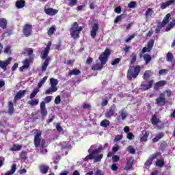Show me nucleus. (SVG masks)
<instances>
[{
    "label": "nucleus",
    "mask_w": 175,
    "mask_h": 175,
    "mask_svg": "<svg viewBox=\"0 0 175 175\" xmlns=\"http://www.w3.org/2000/svg\"><path fill=\"white\" fill-rule=\"evenodd\" d=\"M66 65H69L70 66H73V64H75V60L73 59H69L66 62Z\"/></svg>",
    "instance_id": "nucleus-57"
},
{
    "label": "nucleus",
    "mask_w": 175,
    "mask_h": 175,
    "mask_svg": "<svg viewBox=\"0 0 175 175\" xmlns=\"http://www.w3.org/2000/svg\"><path fill=\"white\" fill-rule=\"evenodd\" d=\"M49 53H50V51L44 48V50H42L40 53V57L42 59H46L49 56Z\"/></svg>",
    "instance_id": "nucleus-23"
},
{
    "label": "nucleus",
    "mask_w": 175,
    "mask_h": 175,
    "mask_svg": "<svg viewBox=\"0 0 175 175\" xmlns=\"http://www.w3.org/2000/svg\"><path fill=\"white\" fill-rule=\"evenodd\" d=\"M152 14H154V10H152V8H148V10L145 13L146 17V18L151 17Z\"/></svg>",
    "instance_id": "nucleus-39"
},
{
    "label": "nucleus",
    "mask_w": 175,
    "mask_h": 175,
    "mask_svg": "<svg viewBox=\"0 0 175 175\" xmlns=\"http://www.w3.org/2000/svg\"><path fill=\"white\" fill-rule=\"evenodd\" d=\"M119 114H120V117L122 120H125L126 117H128V113L125 111V109H122L119 111Z\"/></svg>",
    "instance_id": "nucleus-36"
},
{
    "label": "nucleus",
    "mask_w": 175,
    "mask_h": 175,
    "mask_svg": "<svg viewBox=\"0 0 175 175\" xmlns=\"http://www.w3.org/2000/svg\"><path fill=\"white\" fill-rule=\"evenodd\" d=\"M126 137H127V139H129V140H132V139H133L135 137V135L132 133H129L127 134Z\"/></svg>",
    "instance_id": "nucleus-58"
},
{
    "label": "nucleus",
    "mask_w": 175,
    "mask_h": 175,
    "mask_svg": "<svg viewBox=\"0 0 175 175\" xmlns=\"http://www.w3.org/2000/svg\"><path fill=\"white\" fill-rule=\"evenodd\" d=\"M51 100H53V96H48L44 98L43 102H44V105H46V103H50V102H51Z\"/></svg>",
    "instance_id": "nucleus-46"
},
{
    "label": "nucleus",
    "mask_w": 175,
    "mask_h": 175,
    "mask_svg": "<svg viewBox=\"0 0 175 175\" xmlns=\"http://www.w3.org/2000/svg\"><path fill=\"white\" fill-rule=\"evenodd\" d=\"M16 164H13L11 167V170L7 172H5L4 174H1V175H12V174H14V173L16 172Z\"/></svg>",
    "instance_id": "nucleus-25"
},
{
    "label": "nucleus",
    "mask_w": 175,
    "mask_h": 175,
    "mask_svg": "<svg viewBox=\"0 0 175 175\" xmlns=\"http://www.w3.org/2000/svg\"><path fill=\"white\" fill-rule=\"evenodd\" d=\"M99 31V25L98 23H95L93 25L91 32H90V36L92 38V39H95V37L96 36V32Z\"/></svg>",
    "instance_id": "nucleus-12"
},
{
    "label": "nucleus",
    "mask_w": 175,
    "mask_h": 175,
    "mask_svg": "<svg viewBox=\"0 0 175 175\" xmlns=\"http://www.w3.org/2000/svg\"><path fill=\"white\" fill-rule=\"evenodd\" d=\"M174 27H175V19H174L172 22H170L169 27L165 29V31L167 32H169V31L171 30L172 28Z\"/></svg>",
    "instance_id": "nucleus-45"
},
{
    "label": "nucleus",
    "mask_w": 175,
    "mask_h": 175,
    "mask_svg": "<svg viewBox=\"0 0 175 175\" xmlns=\"http://www.w3.org/2000/svg\"><path fill=\"white\" fill-rule=\"evenodd\" d=\"M157 158H158V153L152 154L145 163V166H151L152 161H154V159H157Z\"/></svg>",
    "instance_id": "nucleus-16"
},
{
    "label": "nucleus",
    "mask_w": 175,
    "mask_h": 175,
    "mask_svg": "<svg viewBox=\"0 0 175 175\" xmlns=\"http://www.w3.org/2000/svg\"><path fill=\"white\" fill-rule=\"evenodd\" d=\"M12 62V57H9L7 60L5 61H1L0 60V68L3 69V70H6V68H8V65L10 64Z\"/></svg>",
    "instance_id": "nucleus-13"
},
{
    "label": "nucleus",
    "mask_w": 175,
    "mask_h": 175,
    "mask_svg": "<svg viewBox=\"0 0 175 175\" xmlns=\"http://www.w3.org/2000/svg\"><path fill=\"white\" fill-rule=\"evenodd\" d=\"M131 64L133 65L134 62H136V59H137V55L135 53H133L131 55Z\"/></svg>",
    "instance_id": "nucleus-43"
},
{
    "label": "nucleus",
    "mask_w": 175,
    "mask_h": 175,
    "mask_svg": "<svg viewBox=\"0 0 175 175\" xmlns=\"http://www.w3.org/2000/svg\"><path fill=\"white\" fill-rule=\"evenodd\" d=\"M120 61H121L120 58H116L114 59L113 62H111V65H117V64H120Z\"/></svg>",
    "instance_id": "nucleus-59"
},
{
    "label": "nucleus",
    "mask_w": 175,
    "mask_h": 175,
    "mask_svg": "<svg viewBox=\"0 0 175 175\" xmlns=\"http://www.w3.org/2000/svg\"><path fill=\"white\" fill-rule=\"evenodd\" d=\"M23 65L20 68V72H23L24 70L28 69L29 68V61L26 59L23 62Z\"/></svg>",
    "instance_id": "nucleus-20"
},
{
    "label": "nucleus",
    "mask_w": 175,
    "mask_h": 175,
    "mask_svg": "<svg viewBox=\"0 0 175 175\" xmlns=\"http://www.w3.org/2000/svg\"><path fill=\"white\" fill-rule=\"evenodd\" d=\"M56 29L55 25H52L49 29L48 30V36H53L54 32H55Z\"/></svg>",
    "instance_id": "nucleus-38"
},
{
    "label": "nucleus",
    "mask_w": 175,
    "mask_h": 175,
    "mask_svg": "<svg viewBox=\"0 0 175 175\" xmlns=\"http://www.w3.org/2000/svg\"><path fill=\"white\" fill-rule=\"evenodd\" d=\"M58 90V88H54L53 86L51 87V88H49L45 91L46 95H51V94H53V92H57Z\"/></svg>",
    "instance_id": "nucleus-28"
},
{
    "label": "nucleus",
    "mask_w": 175,
    "mask_h": 175,
    "mask_svg": "<svg viewBox=\"0 0 175 175\" xmlns=\"http://www.w3.org/2000/svg\"><path fill=\"white\" fill-rule=\"evenodd\" d=\"M56 129L58 132H63L62 127H61V124L59 123H57L56 125Z\"/></svg>",
    "instance_id": "nucleus-61"
},
{
    "label": "nucleus",
    "mask_w": 175,
    "mask_h": 175,
    "mask_svg": "<svg viewBox=\"0 0 175 175\" xmlns=\"http://www.w3.org/2000/svg\"><path fill=\"white\" fill-rule=\"evenodd\" d=\"M112 161L113 162H118V161H120V157L117 155H113L112 157Z\"/></svg>",
    "instance_id": "nucleus-60"
},
{
    "label": "nucleus",
    "mask_w": 175,
    "mask_h": 175,
    "mask_svg": "<svg viewBox=\"0 0 175 175\" xmlns=\"http://www.w3.org/2000/svg\"><path fill=\"white\" fill-rule=\"evenodd\" d=\"M48 77H49L46 76V77H44L42 79H41V80L40 81V82H39L38 84V89H39V88H41L42 86L43 85V84H44V83H46V81L47 80Z\"/></svg>",
    "instance_id": "nucleus-42"
},
{
    "label": "nucleus",
    "mask_w": 175,
    "mask_h": 175,
    "mask_svg": "<svg viewBox=\"0 0 175 175\" xmlns=\"http://www.w3.org/2000/svg\"><path fill=\"white\" fill-rule=\"evenodd\" d=\"M126 165L124 167L125 170H129L132 167V165H133V157H128L126 159Z\"/></svg>",
    "instance_id": "nucleus-17"
},
{
    "label": "nucleus",
    "mask_w": 175,
    "mask_h": 175,
    "mask_svg": "<svg viewBox=\"0 0 175 175\" xmlns=\"http://www.w3.org/2000/svg\"><path fill=\"white\" fill-rule=\"evenodd\" d=\"M50 62V58H46L44 63L42 64L41 70L42 72H46V69H47V66H49V64Z\"/></svg>",
    "instance_id": "nucleus-26"
},
{
    "label": "nucleus",
    "mask_w": 175,
    "mask_h": 175,
    "mask_svg": "<svg viewBox=\"0 0 175 175\" xmlns=\"http://www.w3.org/2000/svg\"><path fill=\"white\" fill-rule=\"evenodd\" d=\"M107 146H109V144L107 143L105 144L104 146L100 145L97 149L93 150L90 154L86 156L83 159V161L94 159V162H100V161H102V158H103V154H99V152L103 150H106V148H107Z\"/></svg>",
    "instance_id": "nucleus-1"
},
{
    "label": "nucleus",
    "mask_w": 175,
    "mask_h": 175,
    "mask_svg": "<svg viewBox=\"0 0 175 175\" xmlns=\"http://www.w3.org/2000/svg\"><path fill=\"white\" fill-rule=\"evenodd\" d=\"M151 77V70H146L144 74V80H148Z\"/></svg>",
    "instance_id": "nucleus-44"
},
{
    "label": "nucleus",
    "mask_w": 175,
    "mask_h": 175,
    "mask_svg": "<svg viewBox=\"0 0 175 175\" xmlns=\"http://www.w3.org/2000/svg\"><path fill=\"white\" fill-rule=\"evenodd\" d=\"M122 140V135H118L115 137L114 142H120Z\"/></svg>",
    "instance_id": "nucleus-54"
},
{
    "label": "nucleus",
    "mask_w": 175,
    "mask_h": 175,
    "mask_svg": "<svg viewBox=\"0 0 175 175\" xmlns=\"http://www.w3.org/2000/svg\"><path fill=\"white\" fill-rule=\"evenodd\" d=\"M136 1H131L128 4V8H129L130 9H135V8H136Z\"/></svg>",
    "instance_id": "nucleus-48"
},
{
    "label": "nucleus",
    "mask_w": 175,
    "mask_h": 175,
    "mask_svg": "<svg viewBox=\"0 0 175 175\" xmlns=\"http://www.w3.org/2000/svg\"><path fill=\"white\" fill-rule=\"evenodd\" d=\"M166 103V98H165V93H161L159 98L156 99V104L157 106H165Z\"/></svg>",
    "instance_id": "nucleus-10"
},
{
    "label": "nucleus",
    "mask_w": 175,
    "mask_h": 175,
    "mask_svg": "<svg viewBox=\"0 0 175 175\" xmlns=\"http://www.w3.org/2000/svg\"><path fill=\"white\" fill-rule=\"evenodd\" d=\"M49 166L48 165H40V172H42L43 174H47V172H49Z\"/></svg>",
    "instance_id": "nucleus-33"
},
{
    "label": "nucleus",
    "mask_w": 175,
    "mask_h": 175,
    "mask_svg": "<svg viewBox=\"0 0 175 175\" xmlns=\"http://www.w3.org/2000/svg\"><path fill=\"white\" fill-rule=\"evenodd\" d=\"M13 102H8V113H10V114H13V113H14V107H13Z\"/></svg>",
    "instance_id": "nucleus-32"
},
{
    "label": "nucleus",
    "mask_w": 175,
    "mask_h": 175,
    "mask_svg": "<svg viewBox=\"0 0 175 175\" xmlns=\"http://www.w3.org/2000/svg\"><path fill=\"white\" fill-rule=\"evenodd\" d=\"M44 12L46 14H48L49 16H55V14L58 13V10L54 8H45Z\"/></svg>",
    "instance_id": "nucleus-15"
},
{
    "label": "nucleus",
    "mask_w": 175,
    "mask_h": 175,
    "mask_svg": "<svg viewBox=\"0 0 175 175\" xmlns=\"http://www.w3.org/2000/svg\"><path fill=\"white\" fill-rule=\"evenodd\" d=\"M40 113L42 117L47 116V109H46V104H44V101L40 103Z\"/></svg>",
    "instance_id": "nucleus-14"
},
{
    "label": "nucleus",
    "mask_w": 175,
    "mask_h": 175,
    "mask_svg": "<svg viewBox=\"0 0 175 175\" xmlns=\"http://www.w3.org/2000/svg\"><path fill=\"white\" fill-rule=\"evenodd\" d=\"M111 169L113 172H117V170H118V167L117 166V164L113 163V164H112Z\"/></svg>",
    "instance_id": "nucleus-56"
},
{
    "label": "nucleus",
    "mask_w": 175,
    "mask_h": 175,
    "mask_svg": "<svg viewBox=\"0 0 175 175\" xmlns=\"http://www.w3.org/2000/svg\"><path fill=\"white\" fill-rule=\"evenodd\" d=\"M32 132L34 133V146L35 147H39L40 154H46L47 150L44 148V144H46V141L42 139V131L38 129H33Z\"/></svg>",
    "instance_id": "nucleus-2"
},
{
    "label": "nucleus",
    "mask_w": 175,
    "mask_h": 175,
    "mask_svg": "<svg viewBox=\"0 0 175 175\" xmlns=\"http://www.w3.org/2000/svg\"><path fill=\"white\" fill-rule=\"evenodd\" d=\"M164 165L163 161L162 160H157L156 161V165L158 166L159 167H162Z\"/></svg>",
    "instance_id": "nucleus-52"
},
{
    "label": "nucleus",
    "mask_w": 175,
    "mask_h": 175,
    "mask_svg": "<svg viewBox=\"0 0 175 175\" xmlns=\"http://www.w3.org/2000/svg\"><path fill=\"white\" fill-rule=\"evenodd\" d=\"M154 40H150L148 42L147 45L142 49V53L144 54V53H150L154 47Z\"/></svg>",
    "instance_id": "nucleus-9"
},
{
    "label": "nucleus",
    "mask_w": 175,
    "mask_h": 175,
    "mask_svg": "<svg viewBox=\"0 0 175 175\" xmlns=\"http://www.w3.org/2000/svg\"><path fill=\"white\" fill-rule=\"evenodd\" d=\"M142 70L140 66L137 65L134 67L131 66L127 72V79L128 80H132L133 79H136L139 76V73Z\"/></svg>",
    "instance_id": "nucleus-4"
},
{
    "label": "nucleus",
    "mask_w": 175,
    "mask_h": 175,
    "mask_svg": "<svg viewBox=\"0 0 175 175\" xmlns=\"http://www.w3.org/2000/svg\"><path fill=\"white\" fill-rule=\"evenodd\" d=\"M31 99V100L27 102L28 105H30L31 106H38V105H39V100L33 98Z\"/></svg>",
    "instance_id": "nucleus-35"
},
{
    "label": "nucleus",
    "mask_w": 175,
    "mask_h": 175,
    "mask_svg": "<svg viewBox=\"0 0 175 175\" xmlns=\"http://www.w3.org/2000/svg\"><path fill=\"white\" fill-rule=\"evenodd\" d=\"M0 27L2 29H6L8 27V21L5 18H0Z\"/></svg>",
    "instance_id": "nucleus-24"
},
{
    "label": "nucleus",
    "mask_w": 175,
    "mask_h": 175,
    "mask_svg": "<svg viewBox=\"0 0 175 175\" xmlns=\"http://www.w3.org/2000/svg\"><path fill=\"white\" fill-rule=\"evenodd\" d=\"M27 92V90H21L18 92L14 97V100H18V99H21L24 95H25V93Z\"/></svg>",
    "instance_id": "nucleus-21"
},
{
    "label": "nucleus",
    "mask_w": 175,
    "mask_h": 175,
    "mask_svg": "<svg viewBox=\"0 0 175 175\" xmlns=\"http://www.w3.org/2000/svg\"><path fill=\"white\" fill-rule=\"evenodd\" d=\"M39 91V88L34 89L30 94V99H33L36 96V95H38Z\"/></svg>",
    "instance_id": "nucleus-40"
},
{
    "label": "nucleus",
    "mask_w": 175,
    "mask_h": 175,
    "mask_svg": "<svg viewBox=\"0 0 175 175\" xmlns=\"http://www.w3.org/2000/svg\"><path fill=\"white\" fill-rule=\"evenodd\" d=\"M167 61L172 62L173 61V54L170 52H168L167 54Z\"/></svg>",
    "instance_id": "nucleus-47"
},
{
    "label": "nucleus",
    "mask_w": 175,
    "mask_h": 175,
    "mask_svg": "<svg viewBox=\"0 0 175 175\" xmlns=\"http://www.w3.org/2000/svg\"><path fill=\"white\" fill-rule=\"evenodd\" d=\"M109 125H110V121H109L106 119L103 120L100 122V126H103V128H107V126H109Z\"/></svg>",
    "instance_id": "nucleus-41"
},
{
    "label": "nucleus",
    "mask_w": 175,
    "mask_h": 175,
    "mask_svg": "<svg viewBox=\"0 0 175 175\" xmlns=\"http://www.w3.org/2000/svg\"><path fill=\"white\" fill-rule=\"evenodd\" d=\"M127 151H129V152H130V154H135L136 153V150H135V148H133V146H129L127 148Z\"/></svg>",
    "instance_id": "nucleus-49"
},
{
    "label": "nucleus",
    "mask_w": 175,
    "mask_h": 175,
    "mask_svg": "<svg viewBox=\"0 0 175 175\" xmlns=\"http://www.w3.org/2000/svg\"><path fill=\"white\" fill-rule=\"evenodd\" d=\"M151 122L152 125H158L159 122H161V120L157 117V116L154 115L152 117Z\"/></svg>",
    "instance_id": "nucleus-29"
},
{
    "label": "nucleus",
    "mask_w": 175,
    "mask_h": 175,
    "mask_svg": "<svg viewBox=\"0 0 175 175\" xmlns=\"http://www.w3.org/2000/svg\"><path fill=\"white\" fill-rule=\"evenodd\" d=\"M152 84H154V81L152 80L149 81L148 83L144 81L141 84V88L144 91H147V90H150L152 87Z\"/></svg>",
    "instance_id": "nucleus-11"
},
{
    "label": "nucleus",
    "mask_w": 175,
    "mask_h": 175,
    "mask_svg": "<svg viewBox=\"0 0 175 175\" xmlns=\"http://www.w3.org/2000/svg\"><path fill=\"white\" fill-rule=\"evenodd\" d=\"M167 73V70H166V69H162V70H160L159 71V74L160 75H166Z\"/></svg>",
    "instance_id": "nucleus-62"
},
{
    "label": "nucleus",
    "mask_w": 175,
    "mask_h": 175,
    "mask_svg": "<svg viewBox=\"0 0 175 175\" xmlns=\"http://www.w3.org/2000/svg\"><path fill=\"white\" fill-rule=\"evenodd\" d=\"M143 58L144 60L145 61L146 65H148V64H150L152 59L151 55H148L147 53L144 55Z\"/></svg>",
    "instance_id": "nucleus-27"
},
{
    "label": "nucleus",
    "mask_w": 175,
    "mask_h": 175,
    "mask_svg": "<svg viewBox=\"0 0 175 175\" xmlns=\"http://www.w3.org/2000/svg\"><path fill=\"white\" fill-rule=\"evenodd\" d=\"M148 136H150V133L146 131H142V136L140 138V142H147L148 139Z\"/></svg>",
    "instance_id": "nucleus-22"
},
{
    "label": "nucleus",
    "mask_w": 175,
    "mask_h": 175,
    "mask_svg": "<svg viewBox=\"0 0 175 175\" xmlns=\"http://www.w3.org/2000/svg\"><path fill=\"white\" fill-rule=\"evenodd\" d=\"M116 105L113 104L108 111L105 114L106 118H111V117H117V113H116Z\"/></svg>",
    "instance_id": "nucleus-7"
},
{
    "label": "nucleus",
    "mask_w": 175,
    "mask_h": 175,
    "mask_svg": "<svg viewBox=\"0 0 175 175\" xmlns=\"http://www.w3.org/2000/svg\"><path fill=\"white\" fill-rule=\"evenodd\" d=\"M172 4L169 1H167V2L163 3L161 5V9H166V8H167V6H170Z\"/></svg>",
    "instance_id": "nucleus-51"
},
{
    "label": "nucleus",
    "mask_w": 175,
    "mask_h": 175,
    "mask_svg": "<svg viewBox=\"0 0 175 175\" xmlns=\"http://www.w3.org/2000/svg\"><path fill=\"white\" fill-rule=\"evenodd\" d=\"M55 105H59L61 103V96H57L55 99Z\"/></svg>",
    "instance_id": "nucleus-55"
},
{
    "label": "nucleus",
    "mask_w": 175,
    "mask_h": 175,
    "mask_svg": "<svg viewBox=\"0 0 175 175\" xmlns=\"http://www.w3.org/2000/svg\"><path fill=\"white\" fill-rule=\"evenodd\" d=\"M81 31H83V27H81V26H79V23H77V22H75L70 29L71 37L73 39H79L80 38L79 35Z\"/></svg>",
    "instance_id": "nucleus-5"
},
{
    "label": "nucleus",
    "mask_w": 175,
    "mask_h": 175,
    "mask_svg": "<svg viewBox=\"0 0 175 175\" xmlns=\"http://www.w3.org/2000/svg\"><path fill=\"white\" fill-rule=\"evenodd\" d=\"M133 38H135V34H133L131 36H129L126 40H125V42L128 43V42H129L130 40H132V39H133Z\"/></svg>",
    "instance_id": "nucleus-63"
},
{
    "label": "nucleus",
    "mask_w": 175,
    "mask_h": 175,
    "mask_svg": "<svg viewBox=\"0 0 175 175\" xmlns=\"http://www.w3.org/2000/svg\"><path fill=\"white\" fill-rule=\"evenodd\" d=\"M23 33L26 38H28V36H31L32 33V25L29 24H25L23 26Z\"/></svg>",
    "instance_id": "nucleus-8"
},
{
    "label": "nucleus",
    "mask_w": 175,
    "mask_h": 175,
    "mask_svg": "<svg viewBox=\"0 0 175 175\" xmlns=\"http://www.w3.org/2000/svg\"><path fill=\"white\" fill-rule=\"evenodd\" d=\"M163 136H164V134L163 133H159L156 135L154 138L152 139L153 143H157V142H159V140H161V139H162Z\"/></svg>",
    "instance_id": "nucleus-31"
},
{
    "label": "nucleus",
    "mask_w": 175,
    "mask_h": 175,
    "mask_svg": "<svg viewBox=\"0 0 175 175\" xmlns=\"http://www.w3.org/2000/svg\"><path fill=\"white\" fill-rule=\"evenodd\" d=\"M77 5V0H70L69 6H76Z\"/></svg>",
    "instance_id": "nucleus-53"
},
{
    "label": "nucleus",
    "mask_w": 175,
    "mask_h": 175,
    "mask_svg": "<svg viewBox=\"0 0 175 175\" xmlns=\"http://www.w3.org/2000/svg\"><path fill=\"white\" fill-rule=\"evenodd\" d=\"M166 81H160L154 84V89L156 90V91H158L159 88H161V87H164V85H166Z\"/></svg>",
    "instance_id": "nucleus-18"
},
{
    "label": "nucleus",
    "mask_w": 175,
    "mask_h": 175,
    "mask_svg": "<svg viewBox=\"0 0 175 175\" xmlns=\"http://www.w3.org/2000/svg\"><path fill=\"white\" fill-rule=\"evenodd\" d=\"M15 6L16 9H23L25 6V0H18L16 1Z\"/></svg>",
    "instance_id": "nucleus-19"
},
{
    "label": "nucleus",
    "mask_w": 175,
    "mask_h": 175,
    "mask_svg": "<svg viewBox=\"0 0 175 175\" xmlns=\"http://www.w3.org/2000/svg\"><path fill=\"white\" fill-rule=\"evenodd\" d=\"M80 73H81L80 70L75 68V69L70 70V72H68V76H72L73 75L75 76H77L78 75H80Z\"/></svg>",
    "instance_id": "nucleus-30"
},
{
    "label": "nucleus",
    "mask_w": 175,
    "mask_h": 175,
    "mask_svg": "<svg viewBox=\"0 0 175 175\" xmlns=\"http://www.w3.org/2000/svg\"><path fill=\"white\" fill-rule=\"evenodd\" d=\"M33 53V50L32 49L28 48L25 49L24 51V54H27L28 55H31Z\"/></svg>",
    "instance_id": "nucleus-50"
},
{
    "label": "nucleus",
    "mask_w": 175,
    "mask_h": 175,
    "mask_svg": "<svg viewBox=\"0 0 175 175\" xmlns=\"http://www.w3.org/2000/svg\"><path fill=\"white\" fill-rule=\"evenodd\" d=\"M23 148V146L14 144L11 148V151H20Z\"/></svg>",
    "instance_id": "nucleus-37"
},
{
    "label": "nucleus",
    "mask_w": 175,
    "mask_h": 175,
    "mask_svg": "<svg viewBox=\"0 0 175 175\" xmlns=\"http://www.w3.org/2000/svg\"><path fill=\"white\" fill-rule=\"evenodd\" d=\"M120 150V146H113L112 148L113 152H117Z\"/></svg>",
    "instance_id": "nucleus-64"
},
{
    "label": "nucleus",
    "mask_w": 175,
    "mask_h": 175,
    "mask_svg": "<svg viewBox=\"0 0 175 175\" xmlns=\"http://www.w3.org/2000/svg\"><path fill=\"white\" fill-rule=\"evenodd\" d=\"M50 84H51V87L57 88V85H58V80L55 79L54 78H51L50 79Z\"/></svg>",
    "instance_id": "nucleus-34"
},
{
    "label": "nucleus",
    "mask_w": 175,
    "mask_h": 175,
    "mask_svg": "<svg viewBox=\"0 0 175 175\" xmlns=\"http://www.w3.org/2000/svg\"><path fill=\"white\" fill-rule=\"evenodd\" d=\"M111 54L110 49H107L103 53H101L98 57L100 64H96L92 66V70H100V69L103 68V65H106V62H107V59H109V57Z\"/></svg>",
    "instance_id": "nucleus-3"
},
{
    "label": "nucleus",
    "mask_w": 175,
    "mask_h": 175,
    "mask_svg": "<svg viewBox=\"0 0 175 175\" xmlns=\"http://www.w3.org/2000/svg\"><path fill=\"white\" fill-rule=\"evenodd\" d=\"M171 16L172 15L170 14H167L166 15V16L163 20L161 26L157 27V28L155 29L156 33H159V32H161V29H162V27H165V25H166L167 24V23H169Z\"/></svg>",
    "instance_id": "nucleus-6"
}]
</instances>
